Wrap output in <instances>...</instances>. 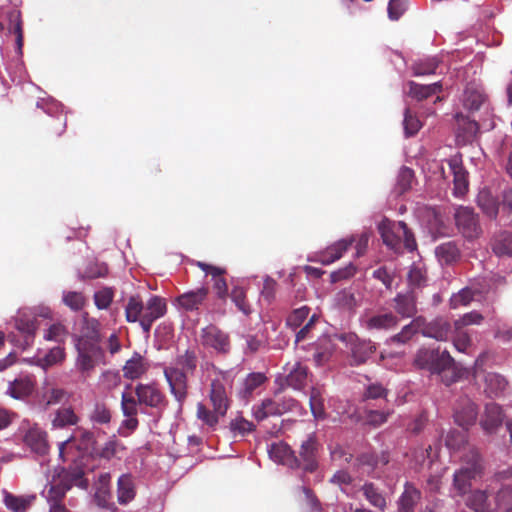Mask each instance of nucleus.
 <instances>
[{
	"label": "nucleus",
	"instance_id": "nucleus-15",
	"mask_svg": "<svg viewBox=\"0 0 512 512\" xmlns=\"http://www.w3.org/2000/svg\"><path fill=\"white\" fill-rule=\"evenodd\" d=\"M22 440L23 443L36 454L45 455L49 451L47 433L37 425L29 427L25 431Z\"/></svg>",
	"mask_w": 512,
	"mask_h": 512
},
{
	"label": "nucleus",
	"instance_id": "nucleus-8",
	"mask_svg": "<svg viewBox=\"0 0 512 512\" xmlns=\"http://www.w3.org/2000/svg\"><path fill=\"white\" fill-rule=\"evenodd\" d=\"M200 343L203 347L213 349L219 354H227L231 347L229 335L213 324L201 329Z\"/></svg>",
	"mask_w": 512,
	"mask_h": 512
},
{
	"label": "nucleus",
	"instance_id": "nucleus-20",
	"mask_svg": "<svg viewBox=\"0 0 512 512\" xmlns=\"http://www.w3.org/2000/svg\"><path fill=\"white\" fill-rule=\"evenodd\" d=\"M503 420L504 414L500 405L492 402L485 406V414L481 420V426L485 432L494 433L502 425Z\"/></svg>",
	"mask_w": 512,
	"mask_h": 512
},
{
	"label": "nucleus",
	"instance_id": "nucleus-26",
	"mask_svg": "<svg viewBox=\"0 0 512 512\" xmlns=\"http://www.w3.org/2000/svg\"><path fill=\"white\" fill-rule=\"evenodd\" d=\"M101 323L98 319L90 317L85 312L82 314L81 335L78 339L91 340L93 342H101Z\"/></svg>",
	"mask_w": 512,
	"mask_h": 512
},
{
	"label": "nucleus",
	"instance_id": "nucleus-29",
	"mask_svg": "<svg viewBox=\"0 0 512 512\" xmlns=\"http://www.w3.org/2000/svg\"><path fill=\"white\" fill-rule=\"evenodd\" d=\"M450 333V324L442 319H435L426 324L422 329V334L426 337L434 338L438 341H446Z\"/></svg>",
	"mask_w": 512,
	"mask_h": 512
},
{
	"label": "nucleus",
	"instance_id": "nucleus-57",
	"mask_svg": "<svg viewBox=\"0 0 512 512\" xmlns=\"http://www.w3.org/2000/svg\"><path fill=\"white\" fill-rule=\"evenodd\" d=\"M65 357L64 349L57 346L52 349L43 357L38 359V365L43 369H47L59 362H61Z\"/></svg>",
	"mask_w": 512,
	"mask_h": 512
},
{
	"label": "nucleus",
	"instance_id": "nucleus-9",
	"mask_svg": "<svg viewBox=\"0 0 512 512\" xmlns=\"http://www.w3.org/2000/svg\"><path fill=\"white\" fill-rule=\"evenodd\" d=\"M208 397L214 410L221 416H225L230 406V399L226 390V374L219 372L211 380Z\"/></svg>",
	"mask_w": 512,
	"mask_h": 512
},
{
	"label": "nucleus",
	"instance_id": "nucleus-33",
	"mask_svg": "<svg viewBox=\"0 0 512 512\" xmlns=\"http://www.w3.org/2000/svg\"><path fill=\"white\" fill-rule=\"evenodd\" d=\"M35 385L29 377L15 379L10 382L8 394L15 399H25L34 391Z\"/></svg>",
	"mask_w": 512,
	"mask_h": 512
},
{
	"label": "nucleus",
	"instance_id": "nucleus-61",
	"mask_svg": "<svg viewBox=\"0 0 512 512\" xmlns=\"http://www.w3.org/2000/svg\"><path fill=\"white\" fill-rule=\"evenodd\" d=\"M438 67V61L435 58H429L413 64V73L416 76L430 75L435 73Z\"/></svg>",
	"mask_w": 512,
	"mask_h": 512
},
{
	"label": "nucleus",
	"instance_id": "nucleus-28",
	"mask_svg": "<svg viewBox=\"0 0 512 512\" xmlns=\"http://www.w3.org/2000/svg\"><path fill=\"white\" fill-rule=\"evenodd\" d=\"M484 382V391L490 398L503 395L508 386V381L502 375L494 372L487 373Z\"/></svg>",
	"mask_w": 512,
	"mask_h": 512
},
{
	"label": "nucleus",
	"instance_id": "nucleus-47",
	"mask_svg": "<svg viewBox=\"0 0 512 512\" xmlns=\"http://www.w3.org/2000/svg\"><path fill=\"white\" fill-rule=\"evenodd\" d=\"M112 418L111 411L105 403H95L93 409L89 413V420L93 424L104 425L110 423Z\"/></svg>",
	"mask_w": 512,
	"mask_h": 512
},
{
	"label": "nucleus",
	"instance_id": "nucleus-21",
	"mask_svg": "<svg viewBox=\"0 0 512 512\" xmlns=\"http://www.w3.org/2000/svg\"><path fill=\"white\" fill-rule=\"evenodd\" d=\"M376 344L371 340L356 339L351 345V364L361 365L376 352Z\"/></svg>",
	"mask_w": 512,
	"mask_h": 512
},
{
	"label": "nucleus",
	"instance_id": "nucleus-13",
	"mask_svg": "<svg viewBox=\"0 0 512 512\" xmlns=\"http://www.w3.org/2000/svg\"><path fill=\"white\" fill-rule=\"evenodd\" d=\"M450 173L453 175L454 194L463 196L469 186L468 172L462 164L461 155H454L447 160Z\"/></svg>",
	"mask_w": 512,
	"mask_h": 512
},
{
	"label": "nucleus",
	"instance_id": "nucleus-3",
	"mask_svg": "<svg viewBox=\"0 0 512 512\" xmlns=\"http://www.w3.org/2000/svg\"><path fill=\"white\" fill-rule=\"evenodd\" d=\"M378 229L383 243L395 253H402L404 249L409 252L417 249L414 234L404 221L395 222L383 219Z\"/></svg>",
	"mask_w": 512,
	"mask_h": 512
},
{
	"label": "nucleus",
	"instance_id": "nucleus-32",
	"mask_svg": "<svg viewBox=\"0 0 512 512\" xmlns=\"http://www.w3.org/2000/svg\"><path fill=\"white\" fill-rule=\"evenodd\" d=\"M409 90L408 94L417 101L425 100L434 94L442 91L441 82H435L429 85L418 84L414 81L408 83Z\"/></svg>",
	"mask_w": 512,
	"mask_h": 512
},
{
	"label": "nucleus",
	"instance_id": "nucleus-40",
	"mask_svg": "<svg viewBox=\"0 0 512 512\" xmlns=\"http://www.w3.org/2000/svg\"><path fill=\"white\" fill-rule=\"evenodd\" d=\"M308 380V368L297 363L294 368L289 372L286 377V382L289 387L296 390L304 388Z\"/></svg>",
	"mask_w": 512,
	"mask_h": 512
},
{
	"label": "nucleus",
	"instance_id": "nucleus-22",
	"mask_svg": "<svg viewBox=\"0 0 512 512\" xmlns=\"http://www.w3.org/2000/svg\"><path fill=\"white\" fill-rule=\"evenodd\" d=\"M70 398L69 393L60 387L46 385L43 387L39 397V403L44 409L51 406L67 402Z\"/></svg>",
	"mask_w": 512,
	"mask_h": 512
},
{
	"label": "nucleus",
	"instance_id": "nucleus-5",
	"mask_svg": "<svg viewBox=\"0 0 512 512\" xmlns=\"http://www.w3.org/2000/svg\"><path fill=\"white\" fill-rule=\"evenodd\" d=\"M454 359L448 351L440 352L439 349L421 348L418 350L414 365L432 374H440L453 366Z\"/></svg>",
	"mask_w": 512,
	"mask_h": 512
},
{
	"label": "nucleus",
	"instance_id": "nucleus-37",
	"mask_svg": "<svg viewBox=\"0 0 512 512\" xmlns=\"http://www.w3.org/2000/svg\"><path fill=\"white\" fill-rule=\"evenodd\" d=\"M477 204L485 215L491 219H496L499 212V203L488 190L483 189L479 192Z\"/></svg>",
	"mask_w": 512,
	"mask_h": 512
},
{
	"label": "nucleus",
	"instance_id": "nucleus-27",
	"mask_svg": "<svg viewBox=\"0 0 512 512\" xmlns=\"http://www.w3.org/2000/svg\"><path fill=\"white\" fill-rule=\"evenodd\" d=\"M486 96L482 89L474 84H468L463 92V106L470 110L476 111L485 102Z\"/></svg>",
	"mask_w": 512,
	"mask_h": 512
},
{
	"label": "nucleus",
	"instance_id": "nucleus-36",
	"mask_svg": "<svg viewBox=\"0 0 512 512\" xmlns=\"http://www.w3.org/2000/svg\"><path fill=\"white\" fill-rule=\"evenodd\" d=\"M254 418L260 422L268 417L279 416L276 396L274 398H266L258 405H254L252 409Z\"/></svg>",
	"mask_w": 512,
	"mask_h": 512
},
{
	"label": "nucleus",
	"instance_id": "nucleus-60",
	"mask_svg": "<svg viewBox=\"0 0 512 512\" xmlns=\"http://www.w3.org/2000/svg\"><path fill=\"white\" fill-rule=\"evenodd\" d=\"M309 313L310 308L308 306H302L294 309L287 317V325L294 329L298 328L308 318Z\"/></svg>",
	"mask_w": 512,
	"mask_h": 512
},
{
	"label": "nucleus",
	"instance_id": "nucleus-10",
	"mask_svg": "<svg viewBox=\"0 0 512 512\" xmlns=\"http://www.w3.org/2000/svg\"><path fill=\"white\" fill-rule=\"evenodd\" d=\"M167 311L165 300L159 296H152L144 304L143 316L141 319V328L145 333H149L153 323L163 317Z\"/></svg>",
	"mask_w": 512,
	"mask_h": 512
},
{
	"label": "nucleus",
	"instance_id": "nucleus-54",
	"mask_svg": "<svg viewBox=\"0 0 512 512\" xmlns=\"http://www.w3.org/2000/svg\"><path fill=\"white\" fill-rule=\"evenodd\" d=\"M230 298L243 314L249 315L251 313V307L246 300V291L243 287L234 286L230 293Z\"/></svg>",
	"mask_w": 512,
	"mask_h": 512
},
{
	"label": "nucleus",
	"instance_id": "nucleus-53",
	"mask_svg": "<svg viewBox=\"0 0 512 512\" xmlns=\"http://www.w3.org/2000/svg\"><path fill=\"white\" fill-rule=\"evenodd\" d=\"M197 418L209 427H215L219 422V417H222L214 409H208L203 403L197 404L196 411Z\"/></svg>",
	"mask_w": 512,
	"mask_h": 512
},
{
	"label": "nucleus",
	"instance_id": "nucleus-41",
	"mask_svg": "<svg viewBox=\"0 0 512 512\" xmlns=\"http://www.w3.org/2000/svg\"><path fill=\"white\" fill-rule=\"evenodd\" d=\"M35 500V495L15 496L7 494L4 502L6 507L13 512H26Z\"/></svg>",
	"mask_w": 512,
	"mask_h": 512
},
{
	"label": "nucleus",
	"instance_id": "nucleus-6",
	"mask_svg": "<svg viewBox=\"0 0 512 512\" xmlns=\"http://www.w3.org/2000/svg\"><path fill=\"white\" fill-rule=\"evenodd\" d=\"M78 351L77 368L85 376H89L90 372L100 364L104 363L105 353L100 346V342H93L86 339H78L76 344Z\"/></svg>",
	"mask_w": 512,
	"mask_h": 512
},
{
	"label": "nucleus",
	"instance_id": "nucleus-59",
	"mask_svg": "<svg viewBox=\"0 0 512 512\" xmlns=\"http://www.w3.org/2000/svg\"><path fill=\"white\" fill-rule=\"evenodd\" d=\"M414 179V171L408 167H402L397 177V190L400 194L411 188Z\"/></svg>",
	"mask_w": 512,
	"mask_h": 512
},
{
	"label": "nucleus",
	"instance_id": "nucleus-44",
	"mask_svg": "<svg viewBox=\"0 0 512 512\" xmlns=\"http://www.w3.org/2000/svg\"><path fill=\"white\" fill-rule=\"evenodd\" d=\"M362 492L366 500L374 507L384 510L386 508V499L380 490L373 483H365L362 486Z\"/></svg>",
	"mask_w": 512,
	"mask_h": 512
},
{
	"label": "nucleus",
	"instance_id": "nucleus-51",
	"mask_svg": "<svg viewBox=\"0 0 512 512\" xmlns=\"http://www.w3.org/2000/svg\"><path fill=\"white\" fill-rule=\"evenodd\" d=\"M495 510L498 512L512 511V487H503L495 496Z\"/></svg>",
	"mask_w": 512,
	"mask_h": 512
},
{
	"label": "nucleus",
	"instance_id": "nucleus-2",
	"mask_svg": "<svg viewBox=\"0 0 512 512\" xmlns=\"http://www.w3.org/2000/svg\"><path fill=\"white\" fill-rule=\"evenodd\" d=\"M198 354L195 349H186L175 358L174 365L164 368V377L168 383L170 393L182 409L188 398L189 380L198 366Z\"/></svg>",
	"mask_w": 512,
	"mask_h": 512
},
{
	"label": "nucleus",
	"instance_id": "nucleus-23",
	"mask_svg": "<svg viewBox=\"0 0 512 512\" xmlns=\"http://www.w3.org/2000/svg\"><path fill=\"white\" fill-rule=\"evenodd\" d=\"M148 369V361L139 353H134L123 367V376L129 380H136L141 378Z\"/></svg>",
	"mask_w": 512,
	"mask_h": 512
},
{
	"label": "nucleus",
	"instance_id": "nucleus-35",
	"mask_svg": "<svg viewBox=\"0 0 512 512\" xmlns=\"http://www.w3.org/2000/svg\"><path fill=\"white\" fill-rule=\"evenodd\" d=\"M15 327L19 332L23 334L24 344L22 347L23 349H26L33 343L37 330L36 319L21 316L16 319Z\"/></svg>",
	"mask_w": 512,
	"mask_h": 512
},
{
	"label": "nucleus",
	"instance_id": "nucleus-19",
	"mask_svg": "<svg viewBox=\"0 0 512 512\" xmlns=\"http://www.w3.org/2000/svg\"><path fill=\"white\" fill-rule=\"evenodd\" d=\"M268 452L271 459L290 468L300 465V460L295 456L294 451L286 443H273L270 445Z\"/></svg>",
	"mask_w": 512,
	"mask_h": 512
},
{
	"label": "nucleus",
	"instance_id": "nucleus-48",
	"mask_svg": "<svg viewBox=\"0 0 512 512\" xmlns=\"http://www.w3.org/2000/svg\"><path fill=\"white\" fill-rule=\"evenodd\" d=\"M310 409L316 419L325 418L324 401L322 392L319 388L312 387L309 397Z\"/></svg>",
	"mask_w": 512,
	"mask_h": 512
},
{
	"label": "nucleus",
	"instance_id": "nucleus-4",
	"mask_svg": "<svg viewBox=\"0 0 512 512\" xmlns=\"http://www.w3.org/2000/svg\"><path fill=\"white\" fill-rule=\"evenodd\" d=\"M461 467L453 475V487L459 495L466 494L471 488V481L481 477L483 466L478 451L470 448L461 457Z\"/></svg>",
	"mask_w": 512,
	"mask_h": 512
},
{
	"label": "nucleus",
	"instance_id": "nucleus-7",
	"mask_svg": "<svg viewBox=\"0 0 512 512\" xmlns=\"http://www.w3.org/2000/svg\"><path fill=\"white\" fill-rule=\"evenodd\" d=\"M458 231L467 239H475L480 236L482 229L478 215L473 208L460 206L454 213Z\"/></svg>",
	"mask_w": 512,
	"mask_h": 512
},
{
	"label": "nucleus",
	"instance_id": "nucleus-49",
	"mask_svg": "<svg viewBox=\"0 0 512 512\" xmlns=\"http://www.w3.org/2000/svg\"><path fill=\"white\" fill-rule=\"evenodd\" d=\"M335 303L340 309L348 312H354L358 306L354 293L347 289L341 290L336 294Z\"/></svg>",
	"mask_w": 512,
	"mask_h": 512
},
{
	"label": "nucleus",
	"instance_id": "nucleus-24",
	"mask_svg": "<svg viewBox=\"0 0 512 512\" xmlns=\"http://www.w3.org/2000/svg\"><path fill=\"white\" fill-rule=\"evenodd\" d=\"M421 500V492L413 484L406 483L398 502L399 512H415V506Z\"/></svg>",
	"mask_w": 512,
	"mask_h": 512
},
{
	"label": "nucleus",
	"instance_id": "nucleus-17",
	"mask_svg": "<svg viewBox=\"0 0 512 512\" xmlns=\"http://www.w3.org/2000/svg\"><path fill=\"white\" fill-rule=\"evenodd\" d=\"M300 465L296 468H300L305 472H314L318 467L317 462V443L310 437L304 441L300 447L299 457Z\"/></svg>",
	"mask_w": 512,
	"mask_h": 512
},
{
	"label": "nucleus",
	"instance_id": "nucleus-31",
	"mask_svg": "<svg viewBox=\"0 0 512 512\" xmlns=\"http://www.w3.org/2000/svg\"><path fill=\"white\" fill-rule=\"evenodd\" d=\"M136 490L131 474H123L117 482V498L120 504H127L135 498Z\"/></svg>",
	"mask_w": 512,
	"mask_h": 512
},
{
	"label": "nucleus",
	"instance_id": "nucleus-30",
	"mask_svg": "<svg viewBox=\"0 0 512 512\" xmlns=\"http://www.w3.org/2000/svg\"><path fill=\"white\" fill-rule=\"evenodd\" d=\"M398 317L392 312L376 314L366 320L368 330H388L398 325Z\"/></svg>",
	"mask_w": 512,
	"mask_h": 512
},
{
	"label": "nucleus",
	"instance_id": "nucleus-43",
	"mask_svg": "<svg viewBox=\"0 0 512 512\" xmlns=\"http://www.w3.org/2000/svg\"><path fill=\"white\" fill-rule=\"evenodd\" d=\"M266 380L267 377L261 372H253L248 374L243 382V389L240 391L241 396L245 399H249L253 392Z\"/></svg>",
	"mask_w": 512,
	"mask_h": 512
},
{
	"label": "nucleus",
	"instance_id": "nucleus-50",
	"mask_svg": "<svg viewBox=\"0 0 512 512\" xmlns=\"http://www.w3.org/2000/svg\"><path fill=\"white\" fill-rule=\"evenodd\" d=\"M62 300L73 311L82 310L87 302L85 295L77 291H64Z\"/></svg>",
	"mask_w": 512,
	"mask_h": 512
},
{
	"label": "nucleus",
	"instance_id": "nucleus-34",
	"mask_svg": "<svg viewBox=\"0 0 512 512\" xmlns=\"http://www.w3.org/2000/svg\"><path fill=\"white\" fill-rule=\"evenodd\" d=\"M491 247L497 256L512 257V232L502 231L496 234L492 240Z\"/></svg>",
	"mask_w": 512,
	"mask_h": 512
},
{
	"label": "nucleus",
	"instance_id": "nucleus-16",
	"mask_svg": "<svg viewBox=\"0 0 512 512\" xmlns=\"http://www.w3.org/2000/svg\"><path fill=\"white\" fill-rule=\"evenodd\" d=\"M393 308L402 318H413L417 314V295L412 288L398 293L393 298Z\"/></svg>",
	"mask_w": 512,
	"mask_h": 512
},
{
	"label": "nucleus",
	"instance_id": "nucleus-38",
	"mask_svg": "<svg viewBox=\"0 0 512 512\" xmlns=\"http://www.w3.org/2000/svg\"><path fill=\"white\" fill-rule=\"evenodd\" d=\"M409 288H421L427 284V269L422 262H415L408 272Z\"/></svg>",
	"mask_w": 512,
	"mask_h": 512
},
{
	"label": "nucleus",
	"instance_id": "nucleus-25",
	"mask_svg": "<svg viewBox=\"0 0 512 512\" xmlns=\"http://www.w3.org/2000/svg\"><path fill=\"white\" fill-rule=\"evenodd\" d=\"M80 422V417L74 411L72 406L61 407L54 413L51 421L53 428L63 429L70 426H76Z\"/></svg>",
	"mask_w": 512,
	"mask_h": 512
},
{
	"label": "nucleus",
	"instance_id": "nucleus-63",
	"mask_svg": "<svg viewBox=\"0 0 512 512\" xmlns=\"http://www.w3.org/2000/svg\"><path fill=\"white\" fill-rule=\"evenodd\" d=\"M403 124L407 136L415 135L421 128L419 119L409 109L405 110Z\"/></svg>",
	"mask_w": 512,
	"mask_h": 512
},
{
	"label": "nucleus",
	"instance_id": "nucleus-11",
	"mask_svg": "<svg viewBox=\"0 0 512 512\" xmlns=\"http://www.w3.org/2000/svg\"><path fill=\"white\" fill-rule=\"evenodd\" d=\"M76 443V447L79 451L89 453L96 451V438L92 431L78 427L75 430V434L71 435L68 439L59 444V454L63 455L64 449L67 445Z\"/></svg>",
	"mask_w": 512,
	"mask_h": 512
},
{
	"label": "nucleus",
	"instance_id": "nucleus-64",
	"mask_svg": "<svg viewBox=\"0 0 512 512\" xmlns=\"http://www.w3.org/2000/svg\"><path fill=\"white\" fill-rule=\"evenodd\" d=\"M68 332L64 325L57 323L49 327L44 338L49 341L62 342L66 338Z\"/></svg>",
	"mask_w": 512,
	"mask_h": 512
},
{
	"label": "nucleus",
	"instance_id": "nucleus-12",
	"mask_svg": "<svg viewBox=\"0 0 512 512\" xmlns=\"http://www.w3.org/2000/svg\"><path fill=\"white\" fill-rule=\"evenodd\" d=\"M354 241V236L341 239L331 244L324 250L315 253L313 261L319 262L322 265H330L339 260L343 254L351 247Z\"/></svg>",
	"mask_w": 512,
	"mask_h": 512
},
{
	"label": "nucleus",
	"instance_id": "nucleus-52",
	"mask_svg": "<svg viewBox=\"0 0 512 512\" xmlns=\"http://www.w3.org/2000/svg\"><path fill=\"white\" fill-rule=\"evenodd\" d=\"M467 443V433L460 430H450L445 437V445L450 450H460Z\"/></svg>",
	"mask_w": 512,
	"mask_h": 512
},
{
	"label": "nucleus",
	"instance_id": "nucleus-56",
	"mask_svg": "<svg viewBox=\"0 0 512 512\" xmlns=\"http://www.w3.org/2000/svg\"><path fill=\"white\" fill-rule=\"evenodd\" d=\"M125 447L117 439L113 438L108 440L104 446L97 451V455L103 459L110 460L117 456L120 452L124 451Z\"/></svg>",
	"mask_w": 512,
	"mask_h": 512
},
{
	"label": "nucleus",
	"instance_id": "nucleus-42",
	"mask_svg": "<svg viewBox=\"0 0 512 512\" xmlns=\"http://www.w3.org/2000/svg\"><path fill=\"white\" fill-rule=\"evenodd\" d=\"M144 311V303L139 296H131L125 307V318L127 322H139L141 325L142 312Z\"/></svg>",
	"mask_w": 512,
	"mask_h": 512
},
{
	"label": "nucleus",
	"instance_id": "nucleus-39",
	"mask_svg": "<svg viewBox=\"0 0 512 512\" xmlns=\"http://www.w3.org/2000/svg\"><path fill=\"white\" fill-rule=\"evenodd\" d=\"M435 254L438 260L442 264L446 265L457 261L458 258L460 257V251L457 245L452 241L445 242L439 245L435 250Z\"/></svg>",
	"mask_w": 512,
	"mask_h": 512
},
{
	"label": "nucleus",
	"instance_id": "nucleus-58",
	"mask_svg": "<svg viewBox=\"0 0 512 512\" xmlns=\"http://www.w3.org/2000/svg\"><path fill=\"white\" fill-rule=\"evenodd\" d=\"M95 306L100 310L108 309L114 299V289L111 287H104L94 293Z\"/></svg>",
	"mask_w": 512,
	"mask_h": 512
},
{
	"label": "nucleus",
	"instance_id": "nucleus-46",
	"mask_svg": "<svg viewBox=\"0 0 512 512\" xmlns=\"http://www.w3.org/2000/svg\"><path fill=\"white\" fill-rule=\"evenodd\" d=\"M423 322L424 320L422 317L413 319L409 324L405 325L399 333L392 337V341L406 343L417 333Z\"/></svg>",
	"mask_w": 512,
	"mask_h": 512
},
{
	"label": "nucleus",
	"instance_id": "nucleus-14",
	"mask_svg": "<svg viewBox=\"0 0 512 512\" xmlns=\"http://www.w3.org/2000/svg\"><path fill=\"white\" fill-rule=\"evenodd\" d=\"M477 415V406L468 397H461L456 402L454 407V419L457 425L467 428L475 423Z\"/></svg>",
	"mask_w": 512,
	"mask_h": 512
},
{
	"label": "nucleus",
	"instance_id": "nucleus-55",
	"mask_svg": "<svg viewBox=\"0 0 512 512\" xmlns=\"http://www.w3.org/2000/svg\"><path fill=\"white\" fill-rule=\"evenodd\" d=\"M71 485L65 481L52 484L48 490L47 500L51 504L61 503Z\"/></svg>",
	"mask_w": 512,
	"mask_h": 512
},
{
	"label": "nucleus",
	"instance_id": "nucleus-62",
	"mask_svg": "<svg viewBox=\"0 0 512 512\" xmlns=\"http://www.w3.org/2000/svg\"><path fill=\"white\" fill-rule=\"evenodd\" d=\"M230 429L235 434L244 436L255 430V425L247 419L239 416L230 422Z\"/></svg>",
	"mask_w": 512,
	"mask_h": 512
},
{
	"label": "nucleus",
	"instance_id": "nucleus-18",
	"mask_svg": "<svg viewBox=\"0 0 512 512\" xmlns=\"http://www.w3.org/2000/svg\"><path fill=\"white\" fill-rule=\"evenodd\" d=\"M209 294L207 287H200L179 295L176 298L178 305L185 311L198 310L206 301Z\"/></svg>",
	"mask_w": 512,
	"mask_h": 512
},
{
	"label": "nucleus",
	"instance_id": "nucleus-45",
	"mask_svg": "<svg viewBox=\"0 0 512 512\" xmlns=\"http://www.w3.org/2000/svg\"><path fill=\"white\" fill-rule=\"evenodd\" d=\"M468 505L475 512H492L491 504L488 501V495L485 491L476 490L468 498Z\"/></svg>",
	"mask_w": 512,
	"mask_h": 512
},
{
	"label": "nucleus",
	"instance_id": "nucleus-1",
	"mask_svg": "<svg viewBox=\"0 0 512 512\" xmlns=\"http://www.w3.org/2000/svg\"><path fill=\"white\" fill-rule=\"evenodd\" d=\"M135 395L124 391L121 395V411L125 419L121 423L122 428L135 431L139 425L137 418L139 407L145 406L152 409H163L167 406V398L156 383H138L134 389Z\"/></svg>",
	"mask_w": 512,
	"mask_h": 512
}]
</instances>
